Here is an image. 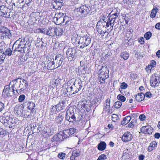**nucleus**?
Wrapping results in <instances>:
<instances>
[{
	"label": "nucleus",
	"instance_id": "1",
	"mask_svg": "<svg viewBox=\"0 0 160 160\" xmlns=\"http://www.w3.org/2000/svg\"><path fill=\"white\" fill-rule=\"evenodd\" d=\"M30 45L29 41L19 38L14 43L12 48L13 49L14 48L15 51L23 53L28 50Z\"/></svg>",
	"mask_w": 160,
	"mask_h": 160
},
{
	"label": "nucleus",
	"instance_id": "2",
	"mask_svg": "<svg viewBox=\"0 0 160 160\" xmlns=\"http://www.w3.org/2000/svg\"><path fill=\"white\" fill-rule=\"evenodd\" d=\"M71 40L74 43L78 44L80 48H83L90 43L91 39L87 35L80 37L77 34H74L72 36Z\"/></svg>",
	"mask_w": 160,
	"mask_h": 160
},
{
	"label": "nucleus",
	"instance_id": "3",
	"mask_svg": "<svg viewBox=\"0 0 160 160\" xmlns=\"http://www.w3.org/2000/svg\"><path fill=\"white\" fill-rule=\"evenodd\" d=\"M82 86L81 80L78 78L76 79L73 85L70 87H68L67 91L68 92L74 94L81 90Z\"/></svg>",
	"mask_w": 160,
	"mask_h": 160
},
{
	"label": "nucleus",
	"instance_id": "4",
	"mask_svg": "<svg viewBox=\"0 0 160 160\" xmlns=\"http://www.w3.org/2000/svg\"><path fill=\"white\" fill-rule=\"evenodd\" d=\"M13 15V12L6 6H0V16L6 18H11Z\"/></svg>",
	"mask_w": 160,
	"mask_h": 160
},
{
	"label": "nucleus",
	"instance_id": "5",
	"mask_svg": "<svg viewBox=\"0 0 160 160\" xmlns=\"http://www.w3.org/2000/svg\"><path fill=\"white\" fill-rule=\"evenodd\" d=\"M91 8L90 7H87L86 6L83 5L76 9L74 10V12L77 13L78 15H82V16L85 17L89 13V12L91 10Z\"/></svg>",
	"mask_w": 160,
	"mask_h": 160
},
{
	"label": "nucleus",
	"instance_id": "6",
	"mask_svg": "<svg viewBox=\"0 0 160 160\" xmlns=\"http://www.w3.org/2000/svg\"><path fill=\"white\" fill-rule=\"evenodd\" d=\"M100 70L101 71L99 76V82L103 83L105 82V79L108 78L109 71L108 70L107 67L106 66H102Z\"/></svg>",
	"mask_w": 160,
	"mask_h": 160
},
{
	"label": "nucleus",
	"instance_id": "7",
	"mask_svg": "<svg viewBox=\"0 0 160 160\" xmlns=\"http://www.w3.org/2000/svg\"><path fill=\"white\" fill-rule=\"evenodd\" d=\"M75 114L74 112V109L72 107H70L67 110L66 112L65 119L69 122H73L76 119Z\"/></svg>",
	"mask_w": 160,
	"mask_h": 160
},
{
	"label": "nucleus",
	"instance_id": "8",
	"mask_svg": "<svg viewBox=\"0 0 160 160\" xmlns=\"http://www.w3.org/2000/svg\"><path fill=\"white\" fill-rule=\"evenodd\" d=\"M19 80V78L15 79L10 83H13L12 88L13 93H15V91H16V92L18 93L21 92V90H20L21 87Z\"/></svg>",
	"mask_w": 160,
	"mask_h": 160
},
{
	"label": "nucleus",
	"instance_id": "9",
	"mask_svg": "<svg viewBox=\"0 0 160 160\" xmlns=\"http://www.w3.org/2000/svg\"><path fill=\"white\" fill-rule=\"evenodd\" d=\"M107 20L106 19H100L98 22L96 27L98 32L101 34L102 32L105 29L106 27V22Z\"/></svg>",
	"mask_w": 160,
	"mask_h": 160
},
{
	"label": "nucleus",
	"instance_id": "10",
	"mask_svg": "<svg viewBox=\"0 0 160 160\" xmlns=\"http://www.w3.org/2000/svg\"><path fill=\"white\" fill-rule=\"evenodd\" d=\"M160 82V77L157 74L155 73L151 77L150 82L152 87L158 86Z\"/></svg>",
	"mask_w": 160,
	"mask_h": 160
},
{
	"label": "nucleus",
	"instance_id": "11",
	"mask_svg": "<svg viewBox=\"0 0 160 160\" xmlns=\"http://www.w3.org/2000/svg\"><path fill=\"white\" fill-rule=\"evenodd\" d=\"M53 59V58H50L48 59L46 63H42V66L43 67L45 68H47L50 70L56 68H57L55 67V62Z\"/></svg>",
	"mask_w": 160,
	"mask_h": 160
},
{
	"label": "nucleus",
	"instance_id": "12",
	"mask_svg": "<svg viewBox=\"0 0 160 160\" xmlns=\"http://www.w3.org/2000/svg\"><path fill=\"white\" fill-rule=\"evenodd\" d=\"M12 89L9 85H6L3 90L2 95L4 97L7 98L8 96H12V95H14Z\"/></svg>",
	"mask_w": 160,
	"mask_h": 160
},
{
	"label": "nucleus",
	"instance_id": "13",
	"mask_svg": "<svg viewBox=\"0 0 160 160\" xmlns=\"http://www.w3.org/2000/svg\"><path fill=\"white\" fill-rule=\"evenodd\" d=\"M53 60L57 68L61 65L63 60V56L62 55L58 54L56 56L54 59L53 58Z\"/></svg>",
	"mask_w": 160,
	"mask_h": 160
},
{
	"label": "nucleus",
	"instance_id": "14",
	"mask_svg": "<svg viewBox=\"0 0 160 160\" xmlns=\"http://www.w3.org/2000/svg\"><path fill=\"white\" fill-rule=\"evenodd\" d=\"M76 51L74 48H68L66 51V54L69 60L71 61L76 57Z\"/></svg>",
	"mask_w": 160,
	"mask_h": 160
},
{
	"label": "nucleus",
	"instance_id": "15",
	"mask_svg": "<svg viewBox=\"0 0 160 160\" xmlns=\"http://www.w3.org/2000/svg\"><path fill=\"white\" fill-rule=\"evenodd\" d=\"M132 135L128 132L124 133L122 138V141L125 142H128L131 141L132 139Z\"/></svg>",
	"mask_w": 160,
	"mask_h": 160
},
{
	"label": "nucleus",
	"instance_id": "16",
	"mask_svg": "<svg viewBox=\"0 0 160 160\" xmlns=\"http://www.w3.org/2000/svg\"><path fill=\"white\" fill-rule=\"evenodd\" d=\"M152 128L149 126H145L142 127L140 131L142 133L145 134H151L152 132Z\"/></svg>",
	"mask_w": 160,
	"mask_h": 160
},
{
	"label": "nucleus",
	"instance_id": "17",
	"mask_svg": "<svg viewBox=\"0 0 160 160\" xmlns=\"http://www.w3.org/2000/svg\"><path fill=\"white\" fill-rule=\"evenodd\" d=\"M20 83V90L22 91H23L26 89L28 86V83L27 81L24 79L19 78Z\"/></svg>",
	"mask_w": 160,
	"mask_h": 160
},
{
	"label": "nucleus",
	"instance_id": "18",
	"mask_svg": "<svg viewBox=\"0 0 160 160\" xmlns=\"http://www.w3.org/2000/svg\"><path fill=\"white\" fill-rule=\"evenodd\" d=\"M76 132V129L74 128H72L65 130L64 132L65 135H66L67 138H69L72 135L74 134Z\"/></svg>",
	"mask_w": 160,
	"mask_h": 160
},
{
	"label": "nucleus",
	"instance_id": "19",
	"mask_svg": "<svg viewBox=\"0 0 160 160\" xmlns=\"http://www.w3.org/2000/svg\"><path fill=\"white\" fill-rule=\"evenodd\" d=\"M65 102H64L63 101H62L61 102H60L58 104L56 105L57 107V112H58L61 110L65 109Z\"/></svg>",
	"mask_w": 160,
	"mask_h": 160
},
{
	"label": "nucleus",
	"instance_id": "20",
	"mask_svg": "<svg viewBox=\"0 0 160 160\" xmlns=\"http://www.w3.org/2000/svg\"><path fill=\"white\" fill-rule=\"evenodd\" d=\"M55 28H49L46 31V34L49 36L53 37L55 36Z\"/></svg>",
	"mask_w": 160,
	"mask_h": 160
},
{
	"label": "nucleus",
	"instance_id": "21",
	"mask_svg": "<svg viewBox=\"0 0 160 160\" xmlns=\"http://www.w3.org/2000/svg\"><path fill=\"white\" fill-rule=\"evenodd\" d=\"M12 36V33L9 30L4 34H3L2 36H1L0 37L1 39H6L7 38L8 39H10Z\"/></svg>",
	"mask_w": 160,
	"mask_h": 160
},
{
	"label": "nucleus",
	"instance_id": "22",
	"mask_svg": "<svg viewBox=\"0 0 160 160\" xmlns=\"http://www.w3.org/2000/svg\"><path fill=\"white\" fill-rule=\"evenodd\" d=\"M145 98L144 94L142 93H138L135 96V99L138 102H141L144 100Z\"/></svg>",
	"mask_w": 160,
	"mask_h": 160
},
{
	"label": "nucleus",
	"instance_id": "23",
	"mask_svg": "<svg viewBox=\"0 0 160 160\" xmlns=\"http://www.w3.org/2000/svg\"><path fill=\"white\" fill-rule=\"evenodd\" d=\"M110 99L109 98L107 99L104 103L103 109L106 111L109 110L110 108Z\"/></svg>",
	"mask_w": 160,
	"mask_h": 160
},
{
	"label": "nucleus",
	"instance_id": "24",
	"mask_svg": "<svg viewBox=\"0 0 160 160\" xmlns=\"http://www.w3.org/2000/svg\"><path fill=\"white\" fill-rule=\"evenodd\" d=\"M62 2L55 1L53 4V8L56 10H60L62 6Z\"/></svg>",
	"mask_w": 160,
	"mask_h": 160
},
{
	"label": "nucleus",
	"instance_id": "25",
	"mask_svg": "<svg viewBox=\"0 0 160 160\" xmlns=\"http://www.w3.org/2000/svg\"><path fill=\"white\" fill-rule=\"evenodd\" d=\"M106 147V144L104 142H101L98 145V148L100 151L104 150Z\"/></svg>",
	"mask_w": 160,
	"mask_h": 160
},
{
	"label": "nucleus",
	"instance_id": "26",
	"mask_svg": "<svg viewBox=\"0 0 160 160\" xmlns=\"http://www.w3.org/2000/svg\"><path fill=\"white\" fill-rule=\"evenodd\" d=\"M43 42L41 41L40 38H37V41L35 43V44L38 48H42L43 47Z\"/></svg>",
	"mask_w": 160,
	"mask_h": 160
},
{
	"label": "nucleus",
	"instance_id": "27",
	"mask_svg": "<svg viewBox=\"0 0 160 160\" xmlns=\"http://www.w3.org/2000/svg\"><path fill=\"white\" fill-rule=\"evenodd\" d=\"M157 144L156 142L153 141L150 144L148 148V151L149 152L152 151L157 147Z\"/></svg>",
	"mask_w": 160,
	"mask_h": 160
},
{
	"label": "nucleus",
	"instance_id": "28",
	"mask_svg": "<svg viewBox=\"0 0 160 160\" xmlns=\"http://www.w3.org/2000/svg\"><path fill=\"white\" fill-rule=\"evenodd\" d=\"M64 117L62 114H59L55 118V121L58 124H61L63 120Z\"/></svg>",
	"mask_w": 160,
	"mask_h": 160
},
{
	"label": "nucleus",
	"instance_id": "29",
	"mask_svg": "<svg viewBox=\"0 0 160 160\" xmlns=\"http://www.w3.org/2000/svg\"><path fill=\"white\" fill-rule=\"evenodd\" d=\"M10 119V118L8 116H3L2 118H0V121L2 123H3L5 125L7 126L8 123L5 122L9 121Z\"/></svg>",
	"mask_w": 160,
	"mask_h": 160
},
{
	"label": "nucleus",
	"instance_id": "30",
	"mask_svg": "<svg viewBox=\"0 0 160 160\" xmlns=\"http://www.w3.org/2000/svg\"><path fill=\"white\" fill-rule=\"evenodd\" d=\"M21 107L18 106H16L14 108V112L17 116L21 114Z\"/></svg>",
	"mask_w": 160,
	"mask_h": 160
},
{
	"label": "nucleus",
	"instance_id": "31",
	"mask_svg": "<svg viewBox=\"0 0 160 160\" xmlns=\"http://www.w3.org/2000/svg\"><path fill=\"white\" fill-rule=\"evenodd\" d=\"M69 19L68 17H64L63 16L59 18L57 21L55 22V23L57 24H62L65 21V20Z\"/></svg>",
	"mask_w": 160,
	"mask_h": 160
},
{
	"label": "nucleus",
	"instance_id": "32",
	"mask_svg": "<svg viewBox=\"0 0 160 160\" xmlns=\"http://www.w3.org/2000/svg\"><path fill=\"white\" fill-rule=\"evenodd\" d=\"M55 35L57 36H61L63 33V31L62 28H55Z\"/></svg>",
	"mask_w": 160,
	"mask_h": 160
},
{
	"label": "nucleus",
	"instance_id": "33",
	"mask_svg": "<svg viewBox=\"0 0 160 160\" xmlns=\"http://www.w3.org/2000/svg\"><path fill=\"white\" fill-rule=\"evenodd\" d=\"M59 141L62 140L63 139L67 138L66 135H65V132H60L58 134Z\"/></svg>",
	"mask_w": 160,
	"mask_h": 160
},
{
	"label": "nucleus",
	"instance_id": "34",
	"mask_svg": "<svg viewBox=\"0 0 160 160\" xmlns=\"http://www.w3.org/2000/svg\"><path fill=\"white\" fill-rule=\"evenodd\" d=\"M131 119V117L129 116L123 118V120L122 121V125H126L129 122Z\"/></svg>",
	"mask_w": 160,
	"mask_h": 160
},
{
	"label": "nucleus",
	"instance_id": "35",
	"mask_svg": "<svg viewBox=\"0 0 160 160\" xmlns=\"http://www.w3.org/2000/svg\"><path fill=\"white\" fill-rule=\"evenodd\" d=\"M63 13H56L55 14L54 18H53V21H54L55 22L57 21L61 17L63 16Z\"/></svg>",
	"mask_w": 160,
	"mask_h": 160
},
{
	"label": "nucleus",
	"instance_id": "36",
	"mask_svg": "<svg viewBox=\"0 0 160 160\" xmlns=\"http://www.w3.org/2000/svg\"><path fill=\"white\" fill-rule=\"evenodd\" d=\"M9 30V29L5 27L0 26V37Z\"/></svg>",
	"mask_w": 160,
	"mask_h": 160
},
{
	"label": "nucleus",
	"instance_id": "37",
	"mask_svg": "<svg viewBox=\"0 0 160 160\" xmlns=\"http://www.w3.org/2000/svg\"><path fill=\"white\" fill-rule=\"evenodd\" d=\"M2 52V53H3V55H5V57L6 55L11 56L12 52V50L9 48H7L5 52H3V51Z\"/></svg>",
	"mask_w": 160,
	"mask_h": 160
},
{
	"label": "nucleus",
	"instance_id": "38",
	"mask_svg": "<svg viewBox=\"0 0 160 160\" xmlns=\"http://www.w3.org/2000/svg\"><path fill=\"white\" fill-rule=\"evenodd\" d=\"M120 56L124 60H126L128 59L129 57V53L127 52H123L121 53Z\"/></svg>",
	"mask_w": 160,
	"mask_h": 160
},
{
	"label": "nucleus",
	"instance_id": "39",
	"mask_svg": "<svg viewBox=\"0 0 160 160\" xmlns=\"http://www.w3.org/2000/svg\"><path fill=\"white\" fill-rule=\"evenodd\" d=\"M158 10V9L157 8H153L150 14V17L151 18H154L156 16Z\"/></svg>",
	"mask_w": 160,
	"mask_h": 160
},
{
	"label": "nucleus",
	"instance_id": "40",
	"mask_svg": "<svg viewBox=\"0 0 160 160\" xmlns=\"http://www.w3.org/2000/svg\"><path fill=\"white\" fill-rule=\"evenodd\" d=\"M113 16H109L108 18L109 19V22H110V26L112 27L113 26L114 23L115 22V19H116L115 18H113Z\"/></svg>",
	"mask_w": 160,
	"mask_h": 160
},
{
	"label": "nucleus",
	"instance_id": "41",
	"mask_svg": "<svg viewBox=\"0 0 160 160\" xmlns=\"http://www.w3.org/2000/svg\"><path fill=\"white\" fill-rule=\"evenodd\" d=\"M35 106V104L31 102H29L28 103L27 108L30 110H33Z\"/></svg>",
	"mask_w": 160,
	"mask_h": 160
},
{
	"label": "nucleus",
	"instance_id": "42",
	"mask_svg": "<svg viewBox=\"0 0 160 160\" xmlns=\"http://www.w3.org/2000/svg\"><path fill=\"white\" fill-rule=\"evenodd\" d=\"M6 45L4 42H1L0 43V52H2L3 49L6 47Z\"/></svg>",
	"mask_w": 160,
	"mask_h": 160
},
{
	"label": "nucleus",
	"instance_id": "43",
	"mask_svg": "<svg viewBox=\"0 0 160 160\" xmlns=\"http://www.w3.org/2000/svg\"><path fill=\"white\" fill-rule=\"evenodd\" d=\"M5 59V55L2 52H0V65L2 64Z\"/></svg>",
	"mask_w": 160,
	"mask_h": 160
},
{
	"label": "nucleus",
	"instance_id": "44",
	"mask_svg": "<svg viewBox=\"0 0 160 160\" xmlns=\"http://www.w3.org/2000/svg\"><path fill=\"white\" fill-rule=\"evenodd\" d=\"M117 98L118 100L121 101L122 102H124L125 101L126 98L123 96L121 94H119L117 96Z\"/></svg>",
	"mask_w": 160,
	"mask_h": 160
},
{
	"label": "nucleus",
	"instance_id": "45",
	"mask_svg": "<svg viewBox=\"0 0 160 160\" xmlns=\"http://www.w3.org/2000/svg\"><path fill=\"white\" fill-rule=\"evenodd\" d=\"M151 36L152 33L150 32H148L145 34L144 37L146 40H148L150 38Z\"/></svg>",
	"mask_w": 160,
	"mask_h": 160
},
{
	"label": "nucleus",
	"instance_id": "46",
	"mask_svg": "<svg viewBox=\"0 0 160 160\" xmlns=\"http://www.w3.org/2000/svg\"><path fill=\"white\" fill-rule=\"evenodd\" d=\"M122 105V102L120 101H117L115 103L114 107L117 108H119Z\"/></svg>",
	"mask_w": 160,
	"mask_h": 160
},
{
	"label": "nucleus",
	"instance_id": "47",
	"mask_svg": "<svg viewBox=\"0 0 160 160\" xmlns=\"http://www.w3.org/2000/svg\"><path fill=\"white\" fill-rule=\"evenodd\" d=\"M25 98V96L24 94L21 95L19 97L18 100L20 102H22Z\"/></svg>",
	"mask_w": 160,
	"mask_h": 160
},
{
	"label": "nucleus",
	"instance_id": "48",
	"mask_svg": "<svg viewBox=\"0 0 160 160\" xmlns=\"http://www.w3.org/2000/svg\"><path fill=\"white\" fill-rule=\"evenodd\" d=\"M52 142H59V140L58 134L54 135L52 139Z\"/></svg>",
	"mask_w": 160,
	"mask_h": 160
},
{
	"label": "nucleus",
	"instance_id": "49",
	"mask_svg": "<svg viewBox=\"0 0 160 160\" xmlns=\"http://www.w3.org/2000/svg\"><path fill=\"white\" fill-rule=\"evenodd\" d=\"M73 153H74V154H75L76 155V156L78 157L79 156H80L81 153H80V151L79 150V149H76L74 150H73L72 152Z\"/></svg>",
	"mask_w": 160,
	"mask_h": 160
},
{
	"label": "nucleus",
	"instance_id": "50",
	"mask_svg": "<svg viewBox=\"0 0 160 160\" xmlns=\"http://www.w3.org/2000/svg\"><path fill=\"white\" fill-rule=\"evenodd\" d=\"M106 158V156L104 154H102L98 157L97 160H105Z\"/></svg>",
	"mask_w": 160,
	"mask_h": 160
},
{
	"label": "nucleus",
	"instance_id": "51",
	"mask_svg": "<svg viewBox=\"0 0 160 160\" xmlns=\"http://www.w3.org/2000/svg\"><path fill=\"white\" fill-rule=\"evenodd\" d=\"M128 87V85L125 82H123L121 84L120 88L121 89H126Z\"/></svg>",
	"mask_w": 160,
	"mask_h": 160
},
{
	"label": "nucleus",
	"instance_id": "52",
	"mask_svg": "<svg viewBox=\"0 0 160 160\" xmlns=\"http://www.w3.org/2000/svg\"><path fill=\"white\" fill-rule=\"evenodd\" d=\"M66 154L65 153L63 152H61L59 153L58 154V157L60 159H64V158L65 157Z\"/></svg>",
	"mask_w": 160,
	"mask_h": 160
},
{
	"label": "nucleus",
	"instance_id": "53",
	"mask_svg": "<svg viewBox=\"0 0 160 160\" xmlns=\"http://www.w3.org/2000/svg\"><path fill=\"white\" fill-rule=\"evenodd\" d=\"M75 118L77 120L78 119V120H75V121H80V120H82V116L81 115H79L77 113L75 114Z\"/></svg>",
	"mask_w": 160,
	"mask_h": 160
},
{
	"label": "nucleus",
	"instance_id": "54",
	"mask_svg": "<svg viewBox=\"0 0 160 160\" xmlns=\"http://www.w3.org/2000/svg\"><path fill=\"white\" fill-rule=\"evenodd\" d=\"M50 110L51 112L52 113V114L53 113L56 112V111H57V107L55 105L53 106L52 108H51Z\"/></svg>",
	"mask_w": 160,
	"mask_h": 160
},
{
	"label": "nucleus",
	"instance_id": "55",
	"mask_svg": "<svg viewBox=\"0 0 160 160\" xmlns=\"http://www.w3.org/2000/svg\"><path fill=\"white\" fill-rule=\"evenodd\" d=\"M37 31L38 32H41L42 33H46V31L45 30V28H38V30H37Z\"/></svg>",
	"mask_w": 160,
	"mask_h": 160
},
{
	"label": "nucleus",
	"instance_id": "56",
	"mask_svg": "<svg viewBox=\"0 0 160 160\" xmlns=\"http://www.w3.org/2000/svg\"><path fill=\"white\" fill-rule=\"evenodd\" d=\"M4 109V104L2 102H0V112H1Z\"/></svg>",
	"mask_w": 160,
	"mask_h": 160
},
{
	"label": "nucleus",
	"instance_id": "57",
	"mask_svg": "<svg viewBox=\"0 0 160 160\" xmlns=\"http://www.w3.org/2000/svg\"><path fill=\"white\" fill-rule=\"evenodd\" d=\"M145 97L146 96L148 98H151L152 96V94L150 92H147L144 94Z\"/></svg>",
	"mask_w": 160,
	"mask_h": 160
},
{
	"label": "nucleus",
	"instance_id": "58",
	"mask_svg": "<svg viewBox=\"0 0 160 160\" xmlns=\"http://www.w3.org/2000/svg\"><path fill=\"white\" fill-rule=\"evenodd\" d=\"M139 118L141 120L143 121L145 119L146 117L144 115L142 114L139 116Z\"/></svg>",
	"mask_w": 160,
	"mask_h": 160
},
{
	"label": "nucleus",
	"instance_id": "59",
	"mask_svg": "<svg viewBox=\"0 0 160 160\" xmlns=\"http://www.w3.org/2000/svg\"><path fill=\"white\" fill-rule=\"evenodd\" d=\"M156 62L154 60H152L150 65L153 68L156 66Z\"/></svg>",
	"mask_w": 160,
	"mask_h": 160
},
{
	"label": "nucleus",
	"instance_id": "60",
	"mask_svg": "<svg viewBox=\"0 0 160 160\" xmlns=\"http://www.w3.org/2000/svg\"><path fill=\"white\" fill-rule=\"evenodd\" d=\"M152 68L150 66V65H149L148 66L146 67V71H147L148 72V71H150H150Z\"/></svg>",
	"mask_w": 160,
	"mask_h": 160
},
{
	"label": "nucleus",
	"instance_id": "61",
	"mask_svg": "<svg viewBox=\"0 0 160 160\" xmlns=\"http://www.w3.org/2000/svg\"><path fill=\"white\" fill-rule=\"evenodd\" d=\"M66 21L65 24L66 25H70L71 23V19L69 18V19H67Z\"/></svg>",
	"mask_w": 160,
	"mask_h": 160
},
{
	"label": "nucleus",
	"instance_id": "62",
	"mask_svg": "<svg viewBox=\"0 0 160 160\" xmlns=\"http://www.w3.org/2000/svg\"><path fill=\"white\" fill-rule=\"evenodd\" d=\"M135 122V121H132L130 123L128 124V126L129 128H132L133 127L134 124V122Z\"/></svg>",
	"mask_w": 160,
	"mask_h": 160
},
{
	"label": "nucleus",
	"instance_id": "63",
	"mask_svg": "<svg viewBox=\"0 0 160 160\" xmlns=\"http://www.w3.org/2000/svg\"><path fill=\"white\" fill-rule=\"evenodd\" d=\"M119 14L118 12H116L114 14H112L110 16H113V18H116L118 17Z\"/></svg>",
	"mask_w": 160,
	"mask_h": 160
},
{
	"label": "nucleus",
	"instance_id": "64",
	"mask_svg": "<svg viewBox=\"0 0 160 160\" xmlns=\"http://www.w3.org/2000/svg\"><path fill=\"white\" fill-rule=\"evenodd\" d=\"M155 28L157 29L160 30V22L156 24Z\"/></svg>",
	"mask_w": 160,
	"mask_h": 160
}]
</instances>
